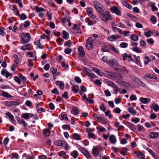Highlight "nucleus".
<instances>
[{
	"mask_svg": "<svg viewBox=\"0 0 159 159\" xmlns=\"http://www.w3.org/2000/svg\"><path fill=\"white\" fill-rule=\"evenodd\" d=\"M0 95L4 97L11 99L12 98V96L9 94L8 93L3 90H1L0 91Z\"/></svg>",
	"mask_w": 159,
	"mask_h": 159,
	"instance_id": "nucleus-9",
	"label": "nucleus"
},
{
	"mask_svg": "<svg viewBox=\"0 0 159 159\" xmlns=\"http://www.w3.org/2000/svg\"><path fill=\"white\" fill-rule=\"evenodd\" d=\"M34 8L36 11L38 12L44 11V9L42 7H39L37 6H35Z\"/></svg>",
	"mask_w": 159,
	"mask_h": 159,
	"instance_id": "nucleus-37",
	"label": "nucleus"
},
{
	"mask_svg": "<svg viewBox=\"0 0 159 159\" xmlns=\"http://www.w3.org/2000/svg\"><path fill=\"white\" fill-rule=\"evenodd\" d=\"M19 16L20 20H25L27 18L25 14L24 13H22L20 15H19Z\"/></svg>",
	"mask_w": 159,
	"mask_h": 159,
	"instance_id": "nucleus-43",
	"label": "nucleus"
},
{
	"mask_svg": "<svg viewBox=\"0 0 159 159\" xmlns=\"http://www.w3.org/2000/svg\"><path fill=\"white\" fill-rule=\"evenodd\" d=\"M66 153L64 151H61L58 153V155L60 157H64L66 155Z\"/></svg>",
	"mask_w": 159,
	"mask_h": 159,
	"instance_id": "nucleus-52",
	"label": "nucleus"
},
{
	"mask_svg": "<svg viewBox=\"0 0 159 159\" xmlns=\"http://www.w3.org/2000/svg\"><path fill=\"white\" fill-rule=\"evenodd\" d=\"M15 2L16 3H17L20 7L22 8L23 7L22 3L20 0H16Z\"/></svg>",
	"mask_w": 159,
	"mask_h": 159,
	"instance_id": "nucleus-54",
	"label": "nucleus"
},
{
	"mask_svg": "<svg viewBox=\"0 0 159 159\" xmlns=\"http://www.w3.org/2000/svg\"><path fill=\"white\" fill-rule=\"evenodd\" d=\"M30 45V44H25L24 46H22L21 47V49L24 51L26 50H29V47Z\"/></svg>",
	"mask_w": 159,
	"mask_h": 159,
	"instance_id": "nucleus-25",
	"label": "nucleus"
},
{
	"mask_svg": "<svg viewBox=\"0 0 159 159\" xmlns=\"http://www.w3.org/2000/svg\"><path fill=\"white\" fill-rule=\"evenodd\" d=\"M81 152L87 158H91L92 157L87 149L82 148L80 150Z\"/></svg>",
	"mask_w": 159,
	"mask_h": 159,
	"instance_id": "nucleus-8",
	"label": "nucleus"
},
{
	"mask_svg": "<svg viewBox=\"0 0 159 159\" xmlns=\"http://www.w3.org/2000/svg\"><path fill=\"white\" fill-rule=\"evenodd\" d=\"M158 133L156 132H152L149 134V136L150 138L152 139L156 138L158 136Z\"/></svg>",
	"mask_w": 159,
	"mask_h": 159,
	"instance_id": "nucleus-15",
	"label": "nucleus"
},
{
	"mask_svg": "<svg viewBox=\"0 0 159 159\" xmlns=\"http://www.w3.org/2000/svg\"><path fill=\"white\" fill-rule=\"evenodd\" d=\"M93 40L91 37L89 38L86 41V47L89 50L91 49L93 47Z\"/></svg>",
	"mask_w": 159,
	"mask_h": 159,
	"instance_id": "nucleus-5",
	"label": "nucleus"
},
{
	"mask_svg": "<svg viewBox=\"0 0 159 159\" xmlns=\"http://www.w3.org/2000/svg\"><path fill=\"white\" fill-rule=\"evenodd\" d=\"M150 21L153 24H155L157 21V19L155 16H152L150 18Z\"/></svg>",
	"mask_w": 159,
	"mask_h": 159,
	"instance_id": "nucleus-46",
	"label": "nucleus"
},
{
	"mask_svg": "<svg viewBox=\"0 0 159 159\" xmlns=\"http://www.w3.org/2000/svg\"><path fill=\"white\" fill-rule=\"evenodd\" d=\"M30 25V21L29 20H27L25 22L23 26L25 27H27L29 26Z\"/></svg>",
	"mask_w": 159,
	"mask_h": 159,
	"instance_id": "nucleus-57",
	"label": "nucleus"
},
{
	"mask_svg": "<svg viewBox=\"0 0 159 159\" xmlns=\"http://www.w3.org/2000/svg\"><path fill=\"white\" fill-rule=\"evenodd\" d=\"M154 4L155 3H153V4L151 6L152 10L153 11H157L158 10V8L154 5Z\"/></svg>",
	"mask_w": 159,
	"mask_h": 159,
	"instance_id": "nucleus-60",
	"label": "nucleus"
},
{
	"mask_svg": "<svg viewBox=\"0 0 159 159\" xmlns=\"http://www.w3.org/2000/svg\"><path fill=\"white\" fill-rule=\"evenodd\" d=\"M17 122L20 125L23 124L24 126L26 127L28 125L26 123L25 121L23 119H18L17 120Z\"/></svg>",
	"mask_w": 159,
	"mask_h": 159,
	"instance_id": "nucleus-24",
	"label": "nucleus"
},
{
	"mask_svg": "<svg viewBox=\"0 0 159 159\" xmlns=\"http://www.w3.org/2000/svg\"><path fill=\"white\" fill-rule=\"evenodd\" d=\"M109 85L113 88H117V86L112 81H109L108 82Z\"/></svg>",
	"mask_w": 159,
	"mask_h": 159,
	"instance_id": "nucleus-41",
	"label": "nucleus"
},
{
	"mask_svg": "<svg viewBox=\"0 0 159 159\" xmlns=\"http://www.w3.org/2000/svg\"><path fill=\"white\" fill-rule=\"evenodd\" d=\"M120 47L122 48H126L128 46V44L127 43L123 42L120 44Z\"/></svg>",
	"mask_w": 159,
	"mask_h": 159,
	"instance_id": "nucleus-53",
	"label": "nucleus"
},
{
	"mask_svg": "<svg viewBox=\"0 0 159 159\" xmlns=\"http://www.w3.org/2000/svg\"><path fill=\"white\" fill-rule=\"evenodd\" d=\"M101 14L102 16L101 20L104 22H107L108 20L112 19L111 16L108 11H106L104 13H101Z\"/></svg>",
	"mask_w": 159,
	"mask_h": 159,
	"instance_id": "nucleus-3",
	"label": "nucleus"
},
{
	"mask_svg": "<svg viewBox=\"0 0 159 159\" xmlns=\"http://www.w3.org/2000/svg\"><path fill=\"white\" fill-rule=\"evenodd\" d=\"M134 57L135 59V62L136 64L139 66L140 67L142 66V65L140 61L139 57H136L135 56H134Z\"/></svg>",
	"mask_w": 159,
	"mask_h": 159,
	"instance_id": "nucleus-27",
	"label": "nucleus"
},
{
	"mask_svg": "<svg viewBox=\"0 0 159 159\" xmlns=\"http://www.w3.org/2000/svg\"><path fill=\"white\" fill-rule=\"evenodd\" d=\"M92 70L95 72L98 75L100 76H102L104 75L103 72H101L100 70L96 68L93 67L92 68Z\"/></svg>",
	"mask_w": 159,
	"mask_h": 159,
	"instance_id": "nucleus-13",
	"label": "nucleus"
},
{
	"mask_svg": "<svg viewBox=\"0 0 159 159\" xmlns=\"http://www.w3.org/2000/svg\"><path fill=\"white\" fill-rule=\"evenodd\" d=\"M62 97L63 98L66 99L68 98V93L67 92H65L62 95Z\"/></svg>",
	"mask_w": 159,
	"mask_h": 159,
	"instance_id": "nucleus-59",
	"label": "nucleus"
},
{
	"mask_svg": "<svg viewBox=\"0 0 159 159\" xmlns=\"http://www.w3.org/2000/svg\"><path fill=\"white\" fill-rule=\"evenodd\" d=\"M96 128L98 130V131L99 132H104L106 130L105 128L102 126H98Z\"/></svg>",
	"mask_w": 159,
	"mask_h": 159,
	"instance_id": "nucleus-26",
	"label": "nucleus"
},
{
	"mask_svg": "<svg viewBox=\"0 0 159 159\" xmlns=\"http://www.w3.org/2000/svg\"><path fill=\"white\" fill-rule=\"evenodd\" d=\"M145 126L148 128H150L152 127V125L151 124L148 122H146L144 123Z\"/></svg>",
	"mask_w": 159,
	"mask_h": 159,
	"instance_id": "nucleus-62",
	"label": "nucleus"
},
{
	"mask_svg": "<svg viewBox=\"0 0 159 159\" xmlns=\"http://www.w3.org/2000/svg\"><path fill=\"white\" fill-rule=\"evenodd\" d=\"M112 29L114 31H115V32H118L119 33H122V30H121L118 28L117 27H112Z\"/></svg>",
	"mask_w": 159,
	"mask_h": 159,
	"instance_id": "nucleus-33",
	"label": "nucleus"
},
{
	"mask_svg": "<svg viewBox=\"0 0 159 159\" xmlns=\"http://www.w3.org/2000/svg\"><path fill=\"white\" fill-rule=\"evenodd\" d=\"M14 79L15 81L17 82L19 84H20L21 83V82L20 80V78L17 76H15L14 78Z\"/></svg>",
	"mask_w": 159,
	"mask_h": 159,
	"instance_id": "nucleus-42",
	"label": "nucleus"
},
{
	"mask_svg": "<svg viewBox=\"0 0 159 159\" xmlns=\"http://www.w3.org/2000/svg\"><path fill=\"white\" fill-rule=\"evenodd\" d=\"M71 112L74 115H77L79 113L78 109L77 107H75L72 109Z\"/></svg>",
	"mask_w": 159,
	"mask_h": 159,
	"instance_id": "nucleus-31",
	"label": "nucleus"
},
{
	"mask_svg": "<svg viewBox=\"0 0 159 159\" xmlns=\"http://www.w3.org/2000/svg\"><path fill=\"white\" fill-rule=\"evenodd\" d=\"M102 149V148L99 146L94 147L92 149V153L95 157L100 159L102 157V155L100 154V152Z\"/></svg>",
	"mask_w": 159,
	"mask_h": 159,
	"instance_id": "nucleus-1",
	"label": "nucleus"
},
{
	"mask_svg": "<svg viewBox=\"0 0 159 159\" xmlns=\"http://www.w3.org/2000/svg\"><path fill=\"white\" fill-rule=\"evenodd\" d=\"M54 143L57 146H61L66 148L68 147V145L66 142L61 140H56L54 142Z\"/></svg>",
	"mask_w": 159,
	"mask_h": 159,
	"instance_id": "nucleus-6",
	"label": "nucleus"
},
{
	"mask_svg": "<svg viewBox=\"0 0 159 159\" xmlns=\"http://www.w3.org/2000/svg\"><path fill=\"white\" fill-rule=\"evenodd\" d=\"M20 41L23 44H25L30 41L31 36L29 33H22L20 35Z\"/></svg>",
	"mask_w": 159,
	"mask_h": 159,
	"instance_id": "nucleus-2",
	"label": "nucleus"
},
{
	"mask_svg": "<svg viewBox=\"0 0 159 159\" xmlns=\"http://www.w3.org/2000/svg\"><path fill=\"white\" fill-rule=\"evenodd\" d=\"M86 100L89 103L92 104L93 103V99L92 97L88 98L86 99Z\"/></svg>",
	"mask_w": 159,
	"mask_h": 159,
	"instance_id": "nucleus-48",
	"label": "nucleus"
},
{
	"mask_svg": "<svg viewBox=\"0 0 159 159\" xmlns=\"http://www.w3.org/2000/svg\"><path fill=\"white\" fill-rule=\"evenodd\" d=\"M108 63L111 64L113 66L118 65V62L117 60L115 58L111 59L108 60Z\"/></svg>",
	"mask_w": 159,
	"mask_h": 159,
	"instance_id": "nucleus-12",
	"label": "nucleus"
},
{
	"mask_svg": "<svg viewBox=\"0 0 159 159\" xmlns=\"http://www.w3.org/2000/svg\"><path fill=\"white\" fill-rule=\"evenodd\" d=\"M70 155L74 158H76L78 156L79 154L76 150H74L71 152Z\"/></svg>",
	"mask_w": 159,
	"mask_h": 159,
	"instance_id": "nucleus-22",
	"label": "nucleus"
},
{
	"mask_svg": "<svg viewBox=\"0 0 159 159\" xmlns=\"http://www.w3.org/2000/svg\"><path fill=\"white\" fill-rule=\"evenodd\" d=\"M86 11L88 16H90L91 14L93 13V9L90 7H88L86 8Z\"/></svg>",
	"mask_w": 159,
	"mask_h": 159,
	"instance_id": "nucleus-18",
	"label": "nucleus"
},
{
	"mask_svg": "<svg viewBox=\"0 0 159 159\" xmlns=\"http://www.w3.org/2000/svg\"><path fill=\"white\" fill-rule=\"evenodd\" d=\"M56 84L61 89H63L64 88V83L63 82L57 81L56 82Z\"/></svg>",
	"mask_w": 159,
	"mask_h": 159,
	"instance_id": "nucleus-17",
	"label": "nucleus"
},
{
	"mask_svg": "<svg viewBox=\"0 0 159 159\" xmlns=\"http://www.w3.org/2000/svg\"><path fill=\"white\" fill-rule=\"evenodd\" d=\"M130 99L131 101L136 100H137V97L135 95L132 94L130 97Z\"/></svg>",
	"mask_w": 159,
	"mask_h": 159,
	"instance_id": "nucleus-51",
	"label": "nucleus"
},
{
	"mask_svg": "<svg viewBox=\"0 0 159 159\" xmlns=\"http://www.w3.org/2000/svg\"><path fill=\"white\" fill-rule=\"evenodd\" d=\"M132 121L135 124L139 122L140 121V119L138 118H135L132 119Z\"/></svg>",
	"mask_w": 159,
	"mask_h": 159,
	"instance_id": "nucleus-55",
	"label": "nucleus"
},
{
	"mask_svg": "<svg viewBox=\"0 0 159 159\" xmlns=\"http://www.w3.org/2000/svg\"><path fill=\"white\" fill-rule=\"evenodd\" d=\"M157 117V115L155 113H153L151 114L150 116H149V118L151 119H153L156 118Z\"/></svg>",
	"mask_w": 159,
	"mask_h": 159,
	"instance_id": "nucleus-58",
	"label": "nucleus"
},
{
	"mask_svg": "<svg viewBox=\"0 0 159 159\" xmlns=\"http://www.w3.org/2000/svg\"><path fill=\"white\" fill-rule=\"evenodd\" d=\"M119 75L116 72H112L111 76L110 77V79H116L118 78Z\"/></svg>",
	"mask_w": 159,
	"mask_h": 159,
	"instance_id": "nucleus-19",
	"label": "nucleus"
},
{
	"mask_svg": "<svg viewBox=\"0 0 159 159\" xmlns=\"http://www.w3.org/2000/svg\"><path fill=\"white\" fill-rule=\"evenodd\" d=\"M73 135L75 139H80V135L78 134H74Z\"/></svg>",
	"mask_w": 159,
	"mask_h": 159,
	"instance_id": "nucleus-63",
	"label": "nucleus"
},
{
	"mask_svg": "<svg viewBox=\"0 0 159 159\" xmlns=\"http://www.w3.org/2000/svg\"><path fill=\"white\" fill-rule=\"evenodd\" d=\"M145 76L147 77L148 78H149L150 79L153 78L155 80H157V77L156 76L153 75L152 74H149V73L146 74Z\"/></svg>",
	"mask_w": 159,
	"mask_h": 159,
	"instance_id": "nucleus-34",
	"label": "nucleus"
},
{
	"mask_svg": "<svg viewBox=\"0 0 159 159\" xmlns=\"http://www.w3.org/2000/svg\"><path fill=\"white\" fill-rule=\"evenodd\" d=\"M86 74L90 78H94L96 77V76L93 73H90L89 71H86Z\"/></svg>",
	"mask_w": 159,
	"mask_h": 159,
	"instance_id": "nucleus-28",
	"label": "nucleus"
},
{
	"mask_svg": "<svg viewBox=\"0 0 159 159\" xmlns=\"http://www.w3.org/2000/svg\"><path fill=\"white\" fill-rule=\"evenodd\" d=\"M128 111L130 114L133 115H135L136 113V111L132 107H129L128 109Z\"/></svg>",
	"mask_w": 159,
	"mask_h": 159,
	"instance_id": "nucleus-16",
	"label": "nucleus"
},
{
	"mask_svg": "<svg viewBox=\"0 0 159 159\" xmlns=\"http://www.w3.org/2000/svg\"><path fill=\"white\" fill-rule=\"evenodd\" d=\"M93 5L96 10L100 13L104 12L103 6L99 2L96 1L93 3Z\"/></svg>",
	"mask_w": 159,
	"mask_h": 159,
	"instance_id": "nucleus-4",
	"label": "nucleus"
},
{
	"mask_svg": "<svg viewBox=\"0 0 159 159\" xmlns=\"http://www.w3.org/2000/svg\"><path fill=\"white\" fill-rule=\"evenodd\" d=\"M62 34L63 35V38L65 39H67L69 37V35L68 33L65 30L62 31Z\"/></svg>",
	"mask_w": 159,
	"mask_h": 159,
	"instance_id": "nucleus-20",
	"label": "nucleus"
},
{
	"mask_svg": "<svg viewBox=\"0 0 159 159\" xmlns=\"http://www.w3.org/2000/svg\"><path fill=\"white\" fill-rule=\"evenodd\" d=\"M4 104L7 106L11 107V101H5Z\"/></svg>",
	"mask_w": 159,
	"mask_h": 159,
	"instance_id": "nucleus-56",
	"label": "nucleus"
},
{
	"mask_svg": "<svg viewBox=\"0 0 159 159\" xmlns=\"http://www.w3.org/2000/svg\"><path fill=\"white\" fill-rule=\"evenodd\" d=\"M78 51L79 56L82 58L84 55V51L83 48L81 46L80 47L78 48Z\"/></svg>",
	"mask_w": 159,
	"mask_h": 159,
	"instance_id": "nucleus-11",
	"label": "nucleus"
},
{
	"mask_svg": "<svg viewBox=\"0 0 159 159\" xmlns=\"http://www.w3.org/2000/svg\"><path fill=\"white\" fill-rule=\"evenodd\" d=\"M150 107L151 109H153L155 112L159 110V105L157 104H156L155 102H154L152 103Z\"/></svg>",
	"mask_w": 159,
	"mask_h": 159,
	"instance_id": "nucleus-10",
	"label": "nucleus"
},
{
	"mask_svg": "<svg viewBox=\"0 0 159 159\" xmlns=\"http://www.w3.org/2000/svg\"><path fill=\"white\" fill-rule=\"evenodd\" d=\"M140 101L143 104H146L148 102L150 99L146 98H140Z\"/></svg>",
	"mask_w": 159,
	"mask_h": 159,
	"instance_id": "nucleus-23",
	"label": "nucleus"
},
{
	"mask_svg": "<svg viewBox=\"0 0 159 159\" xmlns=\"http://www.w3.org/2000/svg\"><path fill=\"white\" fill-rule=\"evenodd\" d=\"M146 149L152 155V156L154 157H156V153L154 152L152 150L149 148H147Z\"/></svg>",
	"mask_w": 159,
	"mask_h": 159,
	"instance_id": "nucleus-32",
	"label": "nucleus"
},
{
	"mask_svg": "<svg viewBox=\"0 0 159 159\" xmlns=\"http://www.w3.org/2000/svg\"><path fill=\"white\" fill-rule=\"evenodd\" d=\"M111 111L110 110H108L107 112H105V115L106 116H108L109 118H112V116L110 114Z\"/></svg>",
	"mask_w": 159,
	"mask_h": 159,
	"instance_id": "nucleus-50",
	"label": "nucleus"
},
{
	"mask_svg": "<svg viewBox=\"0 0 159 159\" xmlns=\"http://www.w3.org/2000/svg\"><path fill=\"white\" fill-rule=\"evenodd\" d=\"M147 41L148 43L151 44H152L154 43V40L152 38L148 39L147 40Z\"/></svg>",
	"mask_w": 159,
	"mask_h": 159,
	"instance_id": "nucleus-61",
	"label": "nucleus"
},
{
	"mask_svg": "<svg viewBox=\"0 0 159 159\" xmlns=\"http://www.w3.org/2000/svg\"><path fill=\"white\" fill-rule=\"evenodd\" d=\"M71 90L72 91L74 92L75 93H76L78 92V89L76 86L74 85L72 87Z\"/></svg>",
	"mask_w": 159,
	"mask_h": 159,
	"instance_id": "nucleus-49",
	"label": "nucleus"
},
{
	"mask_svg": "<svg viewBox=\"0 0 159 159\" xmlns=\"http://www.w3.org/2000/svg\"><path fill=\"white\" fill-rule=\"evenodd\" d=\"M21 117L25 119H28L29 117V113L22 114Z\"/></svg>",
	"mask_w": 159,
	"mask_h": 159,
	"instance_id": "nucleus-45",
	"label": "nucleus"
},
{
	"mask_svg": "<svg viewBox=\"0 0 159 159\" xmlns=\"http://www.w3.org/2000/svg\"><path fill=\"white\" fill-rule=\"evenodd\" d=\"M50 133V131L48 129H45L43 130V133L44 135L46 136H49Z\"/></svg>",
	"mask_w": 159,
	"mask_h": 159,
	"instance_id": "nucleus-36",
	"label": "nucleus"
},
{
	"mask_svg": "<svg viewBox=\"0 0 159 159\" xmlns=\"http://www.w3.org/2000/svg\"><path fill=\"white\" fill-rule=\"evenodd\" d=\"M110 10L112 13H114L116 15L119 16L121 15L120 11L117 7H112L110 8Z\"/></svg>",
	"mask_w": 159,
	"mask_h": 159,
	"instance_id": "nucleus-7",
	"label": "nucleus"
},
{
	"mask_svg": "<svg viewBox=\"0 0 159 159\" xmlns=\"http://www.w3.org/2000/svg\"><path fill=\"white\" fill-rule=\"evenodd\" d=\"M72 29L74 30H76L78 31H79L80 30V27L78 26V25L75 24H74V26L73 27Z\"/></svg>",
	"mask_w": 159,
	"mask_h": 159,
	"instance_id": "nucleus-47",
	"label": "nucleus"
},
{
	"mask_svg": "<svg viewBox=\"0 0 159 159\" xmlns=\"http://www.w3.org/2000/svg\"><path fill=\"white\" fill-rule=\"evenodd\" d=\"M4 30L3 27L0 28V35L1 36H4L6 35L4 31Z\"/></svg>",
	"mask_w": 159,
	"mask_h": 159,
	"instance_id": "nucleus-44",
	"label": "nucleus"
},
{
	"mask_svg": "<svg viewBox=\"0 0 159 159\" xmlns=\"http://www.w3.org/2000/svg\"><path fill=\"white\" fill-rule=\"evenodd\" d=\"M112 74V72L110 71H106V73L105 74V75L106 76V77L108 78H110V77L111 76Z\"/></svg>",
	"mask_w": 159,
	"mask_h": 159,
	"instance_id": "nucleus-64",
	"label": "nucleus"
},
{
	"mask_svg": "<svg viewBox=\"0 0 159 159\" xmlns=\"http://www.w3.org/2000/svg\"><path fill=\"white\" fill-rule=\"evenodd\" d=\"M126 125L129 128L132 130L135 129V126L131 123L128 122L126 123Z\"/></svg>",
	"mask_w": 159,
	"mask_h": 159,
	"instance_id": "nucleus-21",
	"label": "nucleus"
},
{
	"mask_svg": "<svg viewBox=\"0 0 159 159\" xmlns=\"http://www.w3.org/2000/svg\"><path fill=\"white\" fill-rule=\"evenodd\" d=\"M123 59L124 60L127 59V58H128L129 61H132L131 55L130 54H128L126 53H125L123 54Z\"/></svg>",
	"mask_w": 159,
	"mask_h": 159,
	"instance_id": "nucleus-14",
	"label": "nucleus"
},
{
	"mask_svg": "<svg viewBox=\"0 0 159 159\" xmlns=\"http://www.w3.org/2000/svg\"><path fill=\"white\" fill-rule=\"evenodd\" d=\"M119 66L120 68L121 72H122L123 74H126L127 73L128 71L125 68L120 66Z\"/></svg>",
	"mask_w": 159,
	"mask_h": 159,
	"instance_id": "nucleus-30",
	"label": "nucleus"
},
{
	"mask_svg": "<svg viewBox=\"0 0 159 159\" xmlns=\"http://www.w3.org/2000/svg\"><path fill=\"white\" fill-rule=\"evenodd\" d=\"M5 115L9 117V119L11 120L12 121L14 120L13 116L12 115H11L10 112H7L6 113Z\"/></svg>",
	"mask_w": 159,
	"mask_h": 159,
	"instance_id": "nucleus-39",
	"label": "nucleus"
},
{
	"mask_svg": "<svg viewBox=\"0 0 159 159\" xmlns=\"http://www.w3.org/2000/svg\"><path fill=\"white\" fill-rule=\"evenodd\" d=\"M130 39L133 41H137L138 40L139 37L137 35L133 34L130 36Z\"/></svg>",
	"mask_w": 159,
	"mask_h": 159,
	"instance_id": "nucleus-35",
	"label": "nucleus"
},
{
	"mask_svg": "<svg viewBox=\"0 0 159 159\" xmlns=\"http://www.w3.org/2000/svg\"><path fill=\"white\" fill-rule=\"evenodd\" d=\"M152 34V32L150 31H148L144 33V35L147 38L151 37Z\"/></svg>",
	"mask_w": 159,
	"mask_h": 159,
	"instance_id": "nucleus-38",
	"label": "nucleus"
},
{
	"mask_svg": "<svg viewBox=\"0 0 159 159\" xmlns=\"http://www.w3.org/2000/svg\"><path fill=\"white\" fill-rule=\"evenodd\" d=\"M101 50L103 52H108L109 51V48L106 45H103L101 48Z\"/></svg>",
	"mask_w": 159,
	"mask_h": 159,
	"instance_id": "nucleus-40",
	"label": "nucleus"
},
{
	"mask_svg": "<svg viewBox=\"0 0 159 159\" xmlns=\"http://www.w3.org/2000/svg\"><path fill=\"white\" fill-rule=\"evenodd\" d=\"M132 50L133 51L138 53H140L142 52L141 49L137 47H133L132 48Z\"/></svg>",
	"mask_w": 159,
	"mask_h": 159,
	"instance_id": "nucleus-29",
	"label": "nucleus"
}]
</instances>
